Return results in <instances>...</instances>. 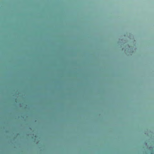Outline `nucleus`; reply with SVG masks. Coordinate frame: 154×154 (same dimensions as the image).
Returning <instances> with one entry per match:
<instances>
[{
    "instance_id": "1",
    "label": "nucleus",
    "mask_w": 154,
    "mask_h": 154,
    "mask_svg": "<svg viewBox=\"0 0 154 154\" xmlns=\"http://www.w3.org/2000/svg\"><path fill=\"white\" fill-rule=\"evenodd\" d=\"M151 154H154V152H152Z\"/></svg>"
}]
</instances>
